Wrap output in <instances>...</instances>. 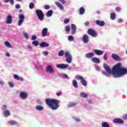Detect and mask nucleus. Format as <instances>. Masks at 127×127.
<instances>
[{
	"mask_svg": "<svg viewBox=\"0 0 127 127\" xmlns=\"http://www.w3.org/2000/svg\"><path fill=\"white\" fill-rule=\"evenodd\" d=\"M44 7L45 9H49L50 8V6L49 5H45Z\"/></svg>",
	"mask_w": 127,
	"mask_h": 127,
	"instance_id": "obj_44",
	"label": "nucleus"
},
{
	"mask_svg": "<svg viewBox=\"0 0 127 127\" xmlns=\"http://www.w3.org/2000/svg\"><path fill=\"white\" fill-rule=\"evenodd\" d=\"M23 35L26 39H28V34H27V33H24Z\"/></svg>",
	"mask_w": 127,
	"mask_h": 127,
	"instance_id": "obj_41",
	"label": "nucleus"
},
{
	"mask_svg": "<svg viewBox=\"0 0 127 127\" xmlns=\"http://www.w3.org/2000/svg\"><path fill=\"white\" fill-rule=\"evenodd\" d=\"M64 78H66V79H68V75H67L66 74H64Z\"/></svg>",
	"mask_w": 127,
	"mask_h": 127,
	"instance_id": "obj_61",
	"label": "nucleus"
},
{
	"mask_svg": "<svg viewBox=\"0 0 127 127\" xmlns=\"http://www.w3.org/2000/svg\"><path fill=\"white\" fill-rule=\"evenodd\" d=\"M96 23L97 24V25H98V26H104V25H105V21H101L99 20H97L96 21Z\"/></svg>",
	"mask_w": 127,
	"mask_h": 127,
	"instance_id": "obj_15",
	"label": "nucleus"
},
{
	"mask_svg": "<svg viewBox=\"0 0 127 127\" xmlns=\"http://www.w3.org/2000/svg\"><path fill=\"white\" fill-rule=\"evenodd\" d=\"M68 41H73L74 40V37L72 36H69L68 37Z\"/></svg>",
	"mask_w": 127,
	"mask_h": 127,
	"instance_id": "obj_38",
	"label": "nucleus"
},
{
	"mask_svg": "<svg viewBox=\"0 0 127 127\" xmlns=\"http://www.w3.org/2000/svg\"><path fill=\"white\" fill-rule=\"evenodd\" d=\"M45 56H47L48 55V51H45V52H43L42 53Z\"/></svg>",
	"mask_w": 127,
	"mask_h": 127,
	"instance_id": "obj_47",
	"label": "nucleus"
},
{
	"mask_svg": "<svg viewBox=\"0 0 127 127\" xmlns=\"http://www.w3.org/2000/svg\"><path fill=\"white\" fill-rule=\"evenodd\" d=\"M88 103H89V104H93V101H92L91 100H89Z\"/></svg>",
	"mask_w": 127,
	"mask_h": 127,
	"instance_id": "obj_60",
	"label": "nucleus"
},
{
	"mask_svg": "<svg viewBox=\"0 0 127 127\" xmlns=\"http://www.w3.org/2000/svg\"><path fill=\"white\" fill-rule=\"evenodd\" d=\"M5 55L7 57H10V55L8 53H6Z\"/></svg>",
	"mask_w": 127,
	"mask_h": 127,
	"instance_id": "obj_59",
	"label": "nucleus"
},
{
	"mask_svg": "<svg viewBox=\"0 0 127 127\" xmlns=\"http://www.w3.org/2000/svg\"><path fill=\"white\" fill-rule=\"evenodd\" d=\"M118 22L119 23L123 22V19L122 18L119 19L118 20Z\"/></svg>",
	"mask_w": 127,
	"mask_h": 127,
	"instance_id": "obj_58",
	"label": "nucleus"
},
{
	"mask_svg": "<svg viewBox=\"0 0 127 127\" xmlns=\"http://www.w3.org/2000/svg\"><path fill=\"white\" fill-rule=\"evenodd\" d=\"M110 17L112 20H115L116 19V13H112L110 15Z\"/></svg>",
	"mask_w": 127,
	"mask_h": 127,
	"instance_id": "obj_30",
	"label": "nucleus"
},
{
	"mask_svg": "<svg viewBox=\"0 0 127 127\" xmlns=\"http://www.w3.org/2000/svg\"><path fill=\"white\" fill-rule=\"evenodd\" d=\"M19 19L18 22V25L20 26L23 23V21H24V15L23 14L19 15Z\"/></svg>",
	"mask_w": 127,
	"mask_h": 127,
	"instance_id": "obj_8",
	"label": "nucleus"
},
{
	"mask_svg": "<svg viewBox=\"0 0 127 127\" xmlns=\"http://www.w3.org/2000/svg\"><path fill=\"white\" fill-rule=\"evenodd\" d=\"M85 26H89V25H90V22H86L85 23Z\"/></svg>",
	"mask_w": 127,
	"mask_h": 127,
	"instance_id": "obj_52",
	"label": "nucleus"
},
{
	"mask_svg": "<svg viewBox=\"0 0 127 127\" xmlns=\"http://www.w3.org/2000/svg\"><path fill=\"white\" fill-rule=\"evenodd\" d=\"M74 120L77 123H79V122H80V120L79 119V118H75Z\"/></svg>",
	"mask_w": 127,
	"mask_h": 127,
	"instance_id": "obj_55",
	"label": "nucleus"
},
{
	"mask_svg": "<svg viewBox=\"0 0 127 127\" xmlns=\"http://www.w3.org/2000/svg\"><path fill=\"white\" fill-rule=\"evenodd\" d=\"M36 13L39 20L42 21L44 19V13H43L42 10L40 9H37L36 10Z\"/></svg>",
	"mask_w": 127,
	"mask_h": 127,
	"instance_id": "obj_3",
	"label": "nucleus"
},
{
	"mask_svg": "<svg viewBox=\"0 0 127 127\" xmlns=\"http://www.w3.org/2000/svg\"><path fill=\"white\" fill-rule=\"evenodd\" d=\"M47 31H48V29L47 28H44L42 31V36L43 37H45L47 35Z\"/></svg>",
	"mask_w": 127,
	"mask_h": 127,
	"instance_id": "obj_18",
	"label": "nucleus"
},
{
	"mask_svg": "<svg viewBox=\"0 0 127 127\" xmlns=\"http://www.w3.org/2000/svg\"><path fill=\"white\" fill-rule=\"evenodd\" d=\"M104 68L107 71L103 70L102 71L103 75H105L107 77H111V75H113L115 78H119L122 77L123 75L127 74V69L126 68L122 67V64L118 63L114 66L112 68V71L107 64H104Z\"/></svg>",
	"mask_w": 127,
	"mask_h": 127,
	"instance_id": "obj_1",
	"label": "nucleus"
},
{
	"mask_svg": "<svg viewBox=\"0 0 127 127\" xmlns=\"http://www.w3.org/2000/svg\"><path fill=\"white\" fill-rule=\"evenodd\" d=\"M112 57L113 59L114 60H116V61H121V58H120V57L119 55L116 54H113L112 55Z\"/></svg>",
	"mask_w": 127,
	"mask_h": 127,
	"instance_id": "obj_14",
	"label": "nucleus"
},
{
	"mask_svg": "<svg viewBox=\"0 0 127 127\" xmlns=\"http://www.w3.org/2000/svg\"><path fill=\"white\" fill-rule=\"evenodd\" d=\"M55 3L61 10L64 9V7L63 6V5H62V4H61V3H60V2L58 1H56L55 2Z\"/></svg>",
	"mask_w": 127,
	"mask_h": 127,
	"instance_id": "obj_21",
	"label": "nucleus"
},
{
	"mask_svg": "<svg viewBox=\"0 0 127 127\" xmlns=\"http://www.w3.org/2000/svg\"><path fill=\"white\" fill-rule=\"evenodd\" d=\"M85 13V8L84 7H81L79 9V14L80 15H82V14H84Z\"/></svg>",
	"mask_w": 127,
	"mask_h": 127,
	"instance_id": "obj_27",
	"label": "nucleus"
},
{
	"mask_svg": "<svg viewBox=\"0 0 127 127\" xmlns=\"http://www.w3.org/2000/svg\"><path fill=\"white\" fill-rule=\"evenodd\" d=\"M20 81H23L24 79H23V78H20Z\"/></svg>",
	"mask_w": 127,
	"mask_h": 127,
	"instance_id": "obj_63",
	"label": "nucleus"
},
{
	"mask_svg": "<svg viewBox=\"0 0 127 127\" xmlns=\"http://www.w3.org/2000/svg\"><path fill=\"white\" fill-rule=\"evenodd\" d=\"M77 105H78V103L70 102L67 106L68 108H72V107H75Z\"/></svg>",
	"mask_w": 127,
	"mask_h": 127,
	"instance_id": "obj_24",
	"label": "nucleus"
},
{
	"mask_svg": "<svg viewBox=\"0 0 127 127\" xmlns=\"http://www.w3.org/2000/svg\"><path fill=\"white\" fill-rule=\"evenodd\" d=\"M15 8L19 9L20 8V5L19 4H17L15 5Z\"/></svg>",
	"mask_w": 127,
	"mask_h": 127,
	"instance_id": "obj_46",
	"label": "nucleus"
},
{
	"mask_svg": "<svg viewBox=\"0 0 127 127\" xmlns=\"http://www.w3.org/2000/svg\"><path fill=\"white\" fill-rule=\"evenodd\" d=\"M31 39L32 40H36V39H37V37H36V36L35 35H33L32 36V38H31Z\"/></svg>",
	"mask_w": 127,
	"mask_h": 127,
	"instance_id": "obj_42",
	"label": "nucleus"
},
{
	"mask_svg": "<svg viewBox=\"0 0 127 127\" xmlns=\"http://www.w3.org/2000/svg\"><path fill=\"white\" fill-rule=\"evenodd\" d=\"M19 97L22 100H25L28 97V93L25 91H22L20 93Z\"/></svg>",
	"mask_w": 127,
	"mask_h": 127,
	"instance_id": "obj_7",
	"label": "nucleus"
},
{
	"mask_svg": "<svg viewBox=\"0 0 127 127\" xmlns=\"http://www.w3.org/2000/svg\"><path fill=\"white\" fill-rule=\"evenodd\" d=\"M45 103L49 107V109H51L53 111L57 110L60 104V100L55 99L47 98L45 100Z\"/></svg>",
	"mask_w": 127,
	"mask_h": 127,
	"instance_id": "obj_2",
	"label": "nucleus"
},
{
	"mask_svg": "<svg viewBox=\"0 0 127 127\" xmlns=\"http://www.w3.org/2000/svg\"><path fill=\"white\" fill-rule=\"evenodd\" d=\"M94 56H95V54H94V53H87L85 55V57H86V58H88V59H91L92 57H94Z\"/></svg>",
	"mask_w": 127,
	"mask_h": 127,
	"instance_id": "obj_19",
	"label": "nucleus"
},
{
	"mask_svg": "<svg viewBox=\"0 0 127 127\" xmlns=\"http://www.w3.org/2000/svg\"><path fill=\"white\" fill-rule=\"evenodd\" d=\"M103 59L105 61L107 60L108 57H107V54H104V56Z\"/></svg>",
	"mask_w": 127,
	"mask_h": 127,
	"instance_id": "obj_48",
	"label": "nucleus"
},
{
	"mask_svg": "<svg viewBox=\"0 0 127 127\" xmlns=\"http://www.w3.org/2000/svg\"><path fill=\"white\" fill-rule=\"evenodd\" d=\"M7 124L9 125L10 126H14L15 125H17L18 123L16 121H10L7 122Z\"/></svg>",
	"mask_w": 127,
	"mask_h": 127,
	"instance_id": "obj_23",
	"label": "nucleus"
},
{
	"mask_svg": "<svg viewBox=\"0 0 127 127\" xmlns=\"http://www.w3.org/2000/svg\"><path fill=\"white\" fill-rule=\"evenodd\" d=\"M82 40L84 43H88V42H89V36H88V35H84L82 38Z\"/></svg>",
	"mask_w": 127,
	"mask_h": 127,
	"instance_id": "obj_16",
	"label": "nucleus"
},
{
	"mask_svg": "<svg viewBox=\"0 0 127 127\" xmlns=\"http://www.w3.org/2000/svg\"><path fill=\"white\" fill-rule=\"evenodd\" d=\"M75 79H76V80H80V83H81L82 85L83 86H84V87H86V86H87V81L85 80V78H83V76L80 75H77L75 76Z\"/></svg>",
	"mask_w": 127,
	"mask_h": 127,
	"instance_id": "obj_5",
	"label": "nucleus"
},
{
	"mask_svg": "<svg viewBox=\"0 0 127 127\" xmlns=\"http://www.w3.org/2000/svg\"><path fill=\"white\" fill-rule=\"evenodd\" d=\"M68 67H69V64H58L57 65V67L59 68L60 69H66V68H68Z\"/></svg>",
	"mask_w": 127,
	"mask_h": 127,
	"instance_id": "obj_10",
	"label": "nucleus"
},
{
	"mask_svg": "<svg viewBox=\"0 0 127 127\" xmlns=\"http://www.w3.org/2000/svg\"><path fill=\"white\" fill-rule=\"evenodd\" d=\"M59 1H61L63 4H65V0H59Z\"/></svg>",
	"mask_w": 127,
	"mask_h": 127,
	"instance_id": "obj_50",
	"label": "nucleus"
},
{
	"mask_svg": "<svg viewBox=\"0 0 127 127\" xmlns=\"http://www.w3.org/2000/svg\"><path fill=\"white\" fill-rule=\"evenodd\" d=\"M27 48L28 49H30V50H32V47H31L30 45H28Z\"/></svg>",
	"mask_w": 127,
	"mask_h": 127,
	"instance_id": "obj_53",
	"label": "nucleus"
},
{
	"mask_svg": "<svg viewBox=\"0 0 127 127\" xmlns=\"http://www.w3.org/2000/svg\"><path fill=\"white\" fill-rule=\"evenodd\" d=\"M35 109L37 111H43V110H44V107L42 106L38 105L36 106Z\"/></svg>",
	"mask_w": 127,
	"mask_h": 127,
	"instance_id": "obj_25",
	"label": "nucleus"
},
{
	"mask_svg": "<svg viewBox=\"0 0 127 127\" xmlns=\"http://www.w3.org/2000/svg\"><path fill=\"white\" fill-rule=\"evenodd\" d=\"M123 120H127V115L126 114L123 116Z\"/></svg>",
	"mask_w": 127,
	"mask_h": 127,
	"instance_id": "obj_54",
	"label": "nucleus"
},
{
	"mask_svg": "<svg viewBox=\"0 0 127 127\" xmlns=\"http://www.w3.org/2000/svg\"><path fill=\"white\" fill-rule=\"evenodd\" d=\"M8 85L10 88H13V87H14L13 83L10 81L8 82Z\"/></svg>",
	"mask_w": 127,
	"mask_h": 127,
	"instance_id": "obj_40",
	"label": "nucleus"
},
{
	"mask_svg": "<svg viewBox=\"0 0 127 127\" xmlns=\"http://www.w3.org/2000/svg\"><path fill=\"white\" fill-rule=\"evenodd\" d=\"M91 61L92 62H94V63H100L101 61H100V59H99L98 58L94 57L91 59Z\"/></svg>",
	"mask_w": 127,
	"mask_h": 127,
	"instance_id": "obj_22",
	"label": "nucleus"
},
{
	"mask_svg": "<svg viewBox=\"0 0 127 127\" xmlns=\"http://www.w3.org/2000/svg\"><path fill=\"white\" fill-rule=\"evenodd\" d=\"M64 56L65 57V61L68 64H70L72 62V55L70 54V53L69 52H65L64 53Z\"/></svg>",
	"mask_w": 127,
	"mask_h": 127,
	"instance_id": "obj_4",
	"label": "nucleus"
},
{
	"mask_svg": "<svg viewBox=\"0 0 127 127\" xmlns=\"http://www.w3.org/2000/svg\"><path fill=\"white\" fill-rule=\"evenodd\" d=\"M87 33L92 37H97L98 36V33L92 29H89L87 30Z\"/></svg>",
	"mask_w": 127,
	"mask_h": 127,
	"instance_id": "obj_6",
	"label": "nucleus"
},
{
	"mask_svg": "<svg viewBox=\"0 0 127 127\" xmlns=\"http://www.w3.org/2000/svg\"><path fill=\"white\" fill-rule=\"evenodd\" d=\"M2 108H3V111H5V110H6V105H3Z\"/></svg>",
	"mask_w": 127,
	"mask_h": 127,
	"instance_id": "obj_51",
	"label": "nucleus"
},
{
	"mask_svg": "<svg viewBox=\"0 0 127 127\" xmlns=\"http://www.w3.org/2000/svg\"><path fill=\"white\" fill-rule=\"evenodd\" d=\"M69 21L70 20H69V19H65L64 21V23H65V24H67V23H69Z\"/></svg>",
	"mask_w": 127,
	"mask_h": 127,
	"instance_id": "obj_43",
	"label": "nucleus"
},
{
	"mask_svg": "<svg viewBox=\"0 0 127 127\" xmlns=\"http://www.w3.org/2000/svg\"><path fill=\"white\" fill-rule=\"evenodd\" d=\"M59 56L62 57L64 55V51L61 50L58 54Z\"/></svg>",
	"mask_w": 127,
	"mask_h": 127,
	"instance_id": "obj_36",
	"label": "nucleus"
},
{
	"mask_svg": "<svg viewBox=\"0 0 127 127\" xmlns=\"http://www.w3.org/2000/svg\"><path fill=\"white\" fill-rule=\"evenodd\" d=\"M61 95V91H60L59 93H57V96H58V97H59V96Z\"/></svg>",
	"mask_w": 127,
	"mask_h": 127,
	"instance_id": "obj_57",
	"label": "nucleus"
},
{
	"mask_svg": "<svg viewBox=\"0 0 127 127\" xmlns=\"http://www.w3.org/2000/svg\"><path fill=\"white\" fill-rule=\"evenodd\" d=\"M5 45L7 46V47H9V48H12V46H11L10 43H9L7 41L5 42Z\"/></svg>",
	"mask_w": 127,
	"mask_h": 127,
	"instance_id": "obj_32",
	"label": "nucleus"
},
{
	"mask_svg": "<svg viewBox=\"0 0 127 127\" xmlns=\"http://www.w3.org/2000/svg\"><path fill=\"white\" fill-rule=\"evenodd\" d=\"M71 34L74 35L75 33H76L77 27H76V25L74 24H71Z\"/></svg>",
	"mask_w": 127,
	"mask_h": 127,
	"instance_id": "obj_11",
	"label": "nucleus"
},
{
	"mask_svg": "<svg viewBox=\"0 0 127 127\" xmlns=\"http://www.w3.org/2000/svg\"><path fill=\"white\" fill-rule=\"evenodd\" d=\"M65 30L66 33H70V26L67 25L65 27Z\"/></svg>",
	"mask_w": 127,
	"mask_h": 127,
	"instance_id": "obj_33",
	"label": "nucleus"
},
{
	"mask_svg": "<svg viewBox=\"0 0 127 127\" xmlns=\"http://www.w3.org/2000/svg\"><path fill=\"white\" fill-rule=\"evenodd\" d=\"M11 22H12V17L11 15H8L5 23L6 24H11Z\"/></svg>",
	"mask_w": 127,
	"mask_h": 127,
	"instance_id": "obj_13",
	"label": "nucleus"
},
{
	"mask_svg": "<svg viewBox=\"0 0 127 127\" xmlns=\"http://www.w3.org/2000/svg\"><path fill=\"white\" fill-rule=\"evenodd\" d=\"M72 85L74 88H78V82L77 80H74L72 81Z\"/></svg>",
	"mask_w": 127,
	"mask_h": 127,
	"instance_id": "obj_29",
	"label": "nucleus"
},
{
	"mask_svg": "<svg viewBox=\"0 0 127 127\" xmlns=\"http://www.w3.org/2000/svg\"><path fill=\"white\" fill-rule=\"evenodd\" d=\"M80 96L82 98H88V95H87L86 93L84 92H81L80 93Z\"/></svg>",
	"mask_w": 127,
	"mask_h": 127,
	"instance_id": "obj_35",
	"label": "nucleus"
},
{
	"mask_svg": "<svg viewBox=\"0 0 127 127\" xmlns=\"http://www.w3.org/2000/svg\"><path fill=\"white\" fill-rule=\"evenodd\" d=\"M96 12H97V13H98V14H99V13H100V11H96Z\"/></svg>",
	"mask_w": 127,
	"mask_h": 127,
	"instance_id": "obj_64",
	"label": "nucleus"
},
{
	"mask_svg": "<svg viewBox=\"0 0 127 127\" xmlns=\"http://www.w3.org/2000/svg\"><path fill=\"white\" fill-rule=\"evenodd\" d=\"M101 126L102 127H110V125H109V123L106 122H102Z\"/></svg>",
	"mask_w": 127,
	"mask_h": 127,
	"instance_id": "obj_28",
	"label": "nucleus"
},
{
	"mask_svg": "<svg viewBox=\"0 0 127 127\" xmlns=\"http://www.w3.org/2000/svg\"><path fill=\"white\" fill-rule=\"evenodd\" d=\"M10 3L11 5H13L14 4V1L13 0H10Z\"/></svg>",
	"mask_w": 127,
	"mask_h": 127,
	"instance_id": "obj_49",
	"label": "nucleus"
},
{
	"mask_svg": "<svg viewBox=\"0 0 127 127\" xmlns=\"http://www.w3.org/2000/svg\"><path fill=\"white\" fill-rule=\"evenodd\" d=\"M94 52L95 53V54H96V55H98L99 56L104 54V51L100 50H94Z\"/></svg>",
	"mask_w": 127,
	"mask_h": 127,
	"instance_id": "obj_17",
	"label": "nucleus"
},
{
	"mask_svg": "<svg viewBox=\"0 0 127 127\" xmlns=\"http://www.w3.org/2000/svg\"><path fill=\"white\" fill-rule=\"evenodd\" d=\"M13 77L14 79H16V80H17L18 81L20 80V77H19V76L17 75V74H14Z\"/></svg>",
	"mask_w": 127,
	"mask_h": 127,
	"instance_id": "obj_37",
	"label": "nucleus"
},
{
	"mask_svg": "<svg viewBox=\"0 0 127 127\" xmlns=\"http://www.w3.org/2000/svg\"><path fill=\"white\" fill-rule=\"evenodd\" d=\"M52 14H53V10H50L47 12V17H50V16H52Z\"/></svg>",
	"mask_w": 127,
	"mask_h": 127,
	"instance_id": "obj_26",
	"label": "nucleus"
},
{
	"mask_svg": "<svg viewBox=\"0 0 127 127\" xmlns=\"http://www.w3.org/2000/svg\"><path fill=\"white\" fill-rule=\"evenodd\" d=\"M10 0H4V3H7L9 2Z\"/></svg>",
	"mask_w": 127,
	"mask_h": 127,
	"instance_id": "obj_56",
	"label": "nucleus"
},
{
	"mask_svg": "<svg viewBox=\"0 0 127 127\" xmlns=\"http://www.w3.org/2000/svg\"><path fill=\"white\" fill-rule=\"evenodd\" d=\"M32 43L33 45H34L36 47H37L38 45H39V42L36 40L33 41Z\"/></svg>",
	"mask_w": 127,
	"mask_h": 127,
	"instance_id": "obj_34",
	"label": "nucleus"
},
{
	"mask_svg": "<svg viewBox=\"0 0 127 127\" xmlns=\"http://www.w3.org/2000/svg\"><path fill=\"white\" fill-rule=\"evenodd\" d=\"M0 84L1 85H3V81H0Z\"/></svg>",
	"mask_w": 127,
	"mask_h": 127,
	"instance_id": "obj_62",
	"label": "nucleus"
},
{
	"mask_svg": "<svg viewBox=\"0 0 127 127\" xmlns=\"http://www.w3.org/2000/svg\"><path fill=\"white\" fill-rule=\"evenodd\" d=\"M46 71L49 72L51 74H53L54 73V69H53V67H52L51 65H48L46 69Z\"/></svg>",
	"mask_w": 127,
	"mask_h": 127,
	"instance_id": "obj_12",
	"label": "nucleus"
},
{
	"mask_svg": "<svg viewBox=\"0 0 127 127\" xmlns=\"http://www.w3.org/2000/svg\"><path fill=\"white\" fill-rule=\"evenodd\" d=\"M39 46H40V47H48L49 46V44L45 42H43L39 44Z\"/></svg>",
	"mask_w": 127,
	"mask_h": 127,
	"instance_id": "obj_20",
	"label": "nucleus"
},
{
	"mask_svg": "<svg viewBox=\"0 0 127 127\" xmlns=\"http://www.w3.org/2000/svg\"><path fill=\"white\" fill-rule=\"evenodd\" d=\"M121 7H117L116 8V10L117 11H118V12H120V11H121Z\"/></svg>",
	"mask_w": 127,
	"mask_h": 127,
	"instance_id": "obj_45",
	"label": "nucleus"
},
{
	"mask_svg": "<svg viewBox=\"0 0 127 127\" xmlns=\"http://www.w3.org/2000/svg\"><path fill=\"white\" fill-rule=\"evenodd\" d=\"M4 114H5V117H7V116H10V112L9 110H6L4 111Z\"/></svg>",
	"mask_w": 127,
	"mask_h": 127,
	"instance_id": "obj_31",
	"label": "nucleus"
},
{
	"mask_svg": "<svg viewBox=\"0 0 127 127\" xmlns=\"http://www.w3.org/2000/svg\"><path fill=\"white\" fill-rule=\"evenodd\" d=\"M113 123L114 124H119V125H122V124H124V120L121 118H116L113 120Z\"/></svg>",
	"mask_w": 127,
	"mask_h": 127,
	"instance_id": "obj_9",
	"label": "nucleus"
},
{
	"mask_svg": "<svg viewBox=\"0 0 127 127\" xmlns=\"http://www.w3.org/2000/svg\"><path fill=\"white\" fill-rule=\"evenodd\" d=\"M29 8H30L31 9L34 8V4L33 3H30L29 4Z\"/></svg>",
	"mask_w": 127,
	"mask_h": 127,
	"instance_id": "obj_39",
	"label": "nucleus"
}]
</instances>
